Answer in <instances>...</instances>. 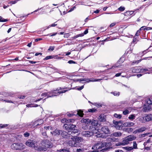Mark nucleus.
Returning <instances> with one entry per match:
<instances>
[{"label": "nucleus", "instance_id": "nucleus-57", "mask_svg": "<svg viewBox=\"0 0 152 152\" xmlns=\"http://www.w3.org/2000/svg\"><path fill=\"white\" fill-rule=\"evenodd\" d=\"M83 88H84V85L82 86L79 88H77L76 89L77 90H78V91H80V90H82Z\"/></svg>", "mask_w": 152, "mask_h": 152}, {"label": "nucleus", "instance_id": "nucleus-1", "mask_svg": "<svg viewBox=\"0 0 152 152\" xmlns=\"http://www.w3.org/2000/svg\"><path fill=\"white\" fill-rule=\"evenodd\" d=\"M98 130L95 127L90 126L89 129V131H85L82 132L81 134L85 137H90L93 135L94 134H97L96 136L97 137H102L105 138L106 137L105 136L103 135L101 133H99Z\"/></svg>", "mask_w": 152, "mask_h": 152}, {"label": "nucleus", "instance_id": "nucleus-48", "mask_svg": "<svg viewBox=\"0 0 152 152\" xmlns=\"http://www.w3.org/2000/svg\"><path fill=\"white\" fill-rule=\"evenodd\" d=\"M8 125L7 124H0V128H3L7 126H8Z\"/></svg>", "mask_w": 152, "mask_h": 152}, {"label": "nucleus", "instance_id": "nucleus-36", "mask_svg": "<svg viewBox=\"0 0 152 152\" xmlns=\"http://www.w3.org/2000/svg\"><path fill=\"white\" fill-rule=\"evenodd\" d=\"M126 124H127V125H126V126H131L134 125V124L132 122H127L126 123Z\"/></svg>", "mask_w": 152, "mask_h": 152}, {"label": "nucleus", "instance_id": "nucleus-18", "mask_svg": "<svg viewBox=\"0 0 152 152\" xmlns=\"http://www.w3.org/2000/svg\"><path fill=\"white\" fill-rule=\"evenodd\" d=\"M146 129V128L143 127L140 129H136V130L134 131V133L135 134H137V133L141 132L145 130Z\"/></svg>", "mask_w": 152, "mask_h": 152}, {"label": "nucleus", "instance_id": "nucleus-53", "mask_svg": "<svg viewBox=\"0 0 152 152\" xmlns=\"http://www.w3.org/2000/svg\"><path fill=\"white\" fill-rule=\"evenodd\" d=\"M96 110L95 109H90L88 110V111L89 112L94 113L95 112Z\"/></svg>", "mask_w": 152, "mask_h": 152}, {"label": "nucleus", "instance_id": "nucleus-41", "mask_svg": "<svg viewBox=\"0 0 152 152\" xmlns=\"http://www.w3.org/2000/svg\"><path fill=\"white\" fill-rule=\"evenodd\" d=\"M58 152H69V151L67 149H62L57 151Z\"/></svg>", "mask_w": 152, "mask_h": 152}, {"label": "nucleus", "instance_id": "nucleus-39", "mask_svg": "<svg viewBox=\"0 0 152 152\" xmlns=\"http://www.w3.org/2000/svg\"><path fill=\"white\" fill-rule=\"evenodd\" d=\"M8 21L7 19H4L1 16H0V22H5Z\"/></svg>", "mask_w": 152, "mask_h": 152}, {"label": "nucleus", "instance_id": "nucleus-42", "mask_svg": "<svg viewBox=\"0 0 152 152\" xmlns=\"http://www.w3.org/2000/svg\"><path fill=\"white\" fill-rule=\"evenodd\" d=\"M126 149L128 151H131L133 149L132 147H125Z\"/></svg>", "mask_w": 152, "mask_h": 152}, {"label": "nucleus", "instance_id": "nucleus-24", "mask_svg": "<svg viewBox=\"0 0 152 152\" xmlns=\"http://www.w3.org/2000/svg\"><path fill=\"white\" fill-rule=\"evenodd\" d=\"M145 116V119L146 120V121H148L152 120V114L147 115Z\"/></svg>", "mask_w": 152, "mask_h": 152}, {"label": "nucleus", "instance_id": "nucleus-5", "mask_svg": "<svg viewBox=\"0 0 152 152\" xmlns=\"http://www.w3.org/2000/svg\"><path fill=\"white\" fill-rule=\"evenodd\" d=\"M12 149L16 150H20L22 151H24L26 146L23 143L20 142L14 143L11 146Z\"/></svg>", "mask_w": 152, "mask_h": 152}, {"label": "nucleus", "instance_id": "nucleus-58", "mask_svg": "<svg viewBox=\"0 0 152 152\" xmlns=\"http://www.w3.org/2000/svg\"><path fill=\"white\" fill-rule=\"evenodd\" d=\"M137 41H138V40H137V38H135L134 37L133 40V43H136Z\"/></svg>", "mask_w": 152, "mask_h": 152}, {"label": "nucleus", "instance_id": "nucleus-56", "mask_svg": "<svg viewBox=\"0 0 152 152\" xmlns=\"http://www.w3.org/2000/svg\"><path fill=\"white\" fill-rule=\"evenodd\" d=\"M68 63L69 64H76V62H75L72 60H69L68 61Z\"/></svg>", "mask_w": 152, "mask_h": 152}, {"label": "nucleus", "instance_id": "nucleus-35", "mask_svg": "<svg viewBox=\"0 0 152 152\" xmlns=\"http://www.w3.org/2000/svg\"><path fill=\"white\" fill-rule=\"evenodd\" d=\"M69 124H65L64 125V128L66 130L69 131Z\"/></svg>", "mask_w": 152, "mask_h": 152}, {"label": "nucleus", "instance_id": "nucleus-19", "mask_svg": "<svg viewBox=\"0 0 152 152\" xmlns=\"http://www.w3.org/2000/svg\"><path fill=\"white\" fill-rule=\"evenodd\" d=\"M91 121V120L88 118H83L81 120V122L86 125L89 124L90 123Z\"/></svg>", "mask_w": 152, "mask_h": 152}, {"label": "nucleus", "instance_id": "nucleus-60", "mask_svg": "<svg viewBox=\"0 0 152 152\" xmlns=\"http://www.w3.org/2000/svg\"><path fill=\"white\" fill-rule=\"evenodd\" d=\"M140 31L139 30H138L137 31V32L136 33V34H135L136 36H139L140 35Z\"/></svg>", "mask_w": 152, "mask_h": 152}, {"label": "nucleus", "instance_id": "nucleus-45", "mask_svg": "<svg viewBox=\"0 0 152 152\" xmlns=\"http://www.w3.org/2000/svg\"><path fill=\"white\" fill-rule=\"evenodd\" d=\"M56 72H58V73H59L61 75H64L65 74V73L64 72L62 71H60L57 69V71Z\"/></svg>", "mask_w": 152, "mask_h": 152}, {"label": "nucleus", "instance_id": "nucleus-34", "mask_svg": "<svg viewBox=\"0 0 152 152\" xmlns=\"http://www.w3.org/2000/svg\"><path fill=\"white\" fill-rule=\"evenodd\" d=\"M114 116L115 117L118 119H120L122 117V116L121 115L118 114L116 113H115L114 115Z\"/></svg>", "mask_w": 152, "mask_h": 152}, {"label": "nucleus", "instance_id": "nucleus-61", "mask_svg": "<svg viewBox=\"0 0 152 152\" xmlns=\"http://www.w3.org/2000/svg\"><path fill=\"white\" fill-rule=\"evenodd\" d=\"M75 115V114H74L73 113H69L67 114V116L69 117H71V116H72Z\"/></svg>", "mask_w": 152, "mask_h": 152}, {"label": "nucleus", "instance_id": "nucleus-33", "mask_svg": "<svg viewBox=\"0 0 152 152\" xmlns=\"http://www.w3.org/2000/svg\"><path fill=\"white\" fill-rule=\"evenodd\" d=\"M126 14L128 15H132V16L134 15V12L132 11H127L126 13Z\"/></svg>", "mask_w": 152, "mask_h": 152}, {"label": "nucleus", "instance_id": "nucleus-21", "mask_svg": "<svg viewBox=\"0 0 152 152\" xmlns=\"http://www.w3.org/2000/svg\"><path fill=\"white\" fill-rule=\"evenodd\" d=\"M122 135V133L120 132H115L111 134V137H118Z\"/></svg>", "mask_w": 152, "mask_h": 152}, {"label": "nucleus", "instance_id": "nucleus-26", "mask_svg": "<svg viewBox=\"0 0 152 152\" xmlns=\"http://www.w3.org/2000/svg\"><path fill=\"white\" fill-rule=\"evenodd\" d=\"M145 116L144 117H140L138 118L139 121L142 123H145V122L146 121V120L145 119Z\"/></svg>", "mask_w": 152, "mask_h": 152}, {"label": "nucleus", "instance_id": "nucleus-47", "mask_svg": "<svg viewBox=\"0 0 152 152\" xmlns=\"http://www.w3.org/2000/svg\"><path fill=\"white\" fill-rule=\"evenodd\" d=\"M122 145H124L123 141L122 142H118L115 144V145L116 146H121Z\"/></svg>", "mask_w": 152, "mask_h": 152}, {"label": "nucleus", "instance_id": "nucleus-11", "mask_svg": "<svg viewBox=\"0 0 152 152\" xmlns=\"http://www.w3.org/2000/svg\"><path fill=\"white\" fill-rule=\"evenodd\" d=\"M42 146L46 148H51L53 146L52 143L49 140H46L42 141L41 143Z\"/></svg>", "mask_w": 152, "mask_h": 152}, {"label": "nucleus", "instance_id": "nucleus-20", "mask_svg": "<svg viewBox=\"0 0 152 152\" xmlns=\"http://www.w3.org/2000/svg\"><path fill=\"white\" fill-rule=\"evenodd\" d=\"M99 120L101 122H104L106 121L105 116L104 115H101L98 117Z\"/></svg>", "mask_w": 152, "mask_h": 152}, {"label": "nucleus", "instance_id": "nucleus-50", "mask_svg": "<svg viewBox=\"0 0 152 152\" xmlns=\"http://www.w3.org/2000/svg\"><path fill=\"white\" fill-rule=\"evenodd\" d=\"M42 135L43 136H45V138H48V136L47 135V134H46V132H42Z\"/></svg>", "mask_w": 152, "mask_h": 152}, {"label": "nucleus", "instance_id": "nucleus-7", "mask_svg": "<svg viewBox=\"0 0 152 152\" xmlns=\"http://www.w3.org/2000/svg\"><path fill=\"white\" fill-rule=\"evenodd\" d=\"M102 80V79H94V78H91L90 79L88 78H81V79H77L76 80L75 79H70V81L71 82H72L73 81H79L81 82L82 81H86L87 83H89L91 82H95V81H100Z\"/></svg>", "mask_w": 152, "mask_h": 152}, {"label": "nucleus", "instance_id": "nucleus-44", "mask_svg": "<svg viewBox=\"0 0 152 152\" xmlns=\"http://www.w3.org/2000/svg\"><path fill=\"white\" fill-rule=\"evenodd\" d=\"M55 48V46H50L48 50V51H53L54 50V48Z\"/></svg>", "mask_w": 152, "mask_h": 152}, {"label": "nucleus", "instance_id": "nucleus-46", "mask_svg": "<svg viewBox=\"0 0 152 152\" xmlns=\"http://www.w3.org/2000/svg\"><path fill=\"white\" fill-rule=\"evenodd\" d=\"M118 10L121 11H123L125 9V8L124 7L121 6L118 8Z\"/></svg>", "mask_w": 152, "mask_h": 152}, {"label": "nucleus", "instance_id": "nucleus-23", "mask_svg": "<svg viewBox=\"0 0 152 152\" xmlns=\"http://www.w3.org/2000/svg\"><path fill=\"white\" fill-rule=\"evenodd\" d=\"M61 135L63 137L66 138L68 135H69V134L68 133V132H67L65 131L61 130Z\"/></svg>", "mask_w": 152, "mask_h": 152}, {"label": "nucleus", "instance_id": "nucleus-62", "mask_svg": "<svg viewBox=\"0 0 152 152\" xmlns=\"http://www.w3.org/2000/svg\"><path fill=\"white\" fill-rule=\"evenodd\" d=\"M126 129L129 132H132L133 130V129L132 128H128Z\"/></svg>", "mask_w": 152, "mask_h": 152}, {"label": "nucleus", "instance_id": "nucleus-12", "mask_svg": "<svg viewBox=\"0 0 152 152\" xmlns=\"http://www.w3.org/2000/svg\"><path fill=\"white\" fill-rule=\"evenodd\" d=\"M102 132L106 134H109L110 133V130L107 126H104L101 129Z\"/></svg>", "mask_w": 152, "mask_h": 152}, {"label": "nucleus", "instance_id": "nucleus-43", "mask_svg": "<svg viewBox=\"0 0 152 152\" xmlns=\"http://www.w3.org/2000/svg\"><path fill=\"white\" fill-rule=\"evenodd\" d=\"M57 34V33H53L51 34H48L47 35H45V36H49L50 37L56 35Z\"/></svg>", "mask_w": 152, "mask_h": 152}, {"label": "nucleus", "instance_id": "nucleus-6", "mask_svg": "<svg viewBox=\"0 0 152 152\" xmlns=\"http://www.w3.org/2000/svg\"><path fill=\"white\" fill-rule=\"evenodd\" d=\"M132 72L133 73H138L139 72L143 73L144 74H150L151 72L150 71V69L140 68L138 67H136L133 68L132 70Z\"/></svg>", "mask_w": 152, "mask_h": 152}, {"label": "nucleus", "instance_id": "nucleus-30", "mask_svg": "<svg viewBox=\"0 0 152 152\" xmlns=\"http://www.w3.org/2000/svg\"><path fill=\"white\" fill-rule=\"evenodd\" d=\"M146 103L148 105L152 104V98L148 99L146 100Z\"/></svg>", "mask_w": 152, "mask_h": 152}, {"label": "nucleus", "instance_id": "nucleus-10", "mask_svg": "<svg viewBox=\"0 0 152 152\" xmlns=\"http://www.w3.org/2000/svg\"><path fill=\"white\" fill-rule=\"evenodd\" d=\"M112 143L110 142H103V148H104L102 149V150L103 151H107L110 148H112L111 147Z\"/></svg>", "mask_w": 152, "mask_h": 152}, {"label": "nucleus", "instance_id": "nucleus-16", "mask_svg": "<svg viewBox=\"0 0 152 152\" xmlns=\"http://www.w3.org/2000/svg\"><path fill=\"white\" fill-rule=\"evenodd\" d=\"M61 130L56 129L53 132H50V133L52 135L56 136L61 135Z\"/></svg>", "mask_w": 152, "mask_h": 152}, {"label": "nucleus", "instance_id": "nucleus-40", "mask_svg": "<svg viewBox=\"0 0 152 152\" xmlns=\"http://www.w3.org/2000/svg\"><path fill=\"white\" fill-rule=\"evenodd\" d=\"M53 58V55H50L46 56L45 58V59L48 60L50 59Z\"/></svg>", "mask_w": 152, "mask_h": 152}, {"label": "nucleus", "instance_id": "nucleus-2", "mask_svg": "<svg viewBox=\"0 0 152 152\" xmlns=\"http://www.w3.org/2000/svg\"><path fill=\"white\" fill-rule=\"evenodd\" d=\"M71 89V88H70L68 90H63L60 91V90H61V88H60L59 89L58 88L56 90L53 91L42 93L41 95L43 96H47L48 97H51L54 96H58L61 94L65 93L66 91H67L68 90H70Z\"/></svg>", "mask_w": 152, "mask_h": 152}, {"label": "nucleus", "instance_id": "nucleus-52", "mask_svg": "<svg viewBox=\"0 0 152 152\" xmlns=\"http://www.w3.org/2000/svg\"><path fill=\"white\" fill-rule=\"evenodd\" d=\"M84 151V150H83L82 148H79L77 149L76 150L77 152H83Z\"/></svg>", "mask_w": 152, "mask_h": 152}, {"label": "nucleus", "instance_id": "nucleus-17", "mask_svg": "<svg viewBox=\"0 0 152 152\" xmlns=\"http://www.w3.org/2000/svg\"><path fill=\"white\" fill-rule=\"evenodd\" d=\"M91 124L92 126L93 127H95L96 129V126H97L98 124V121L97 120H91Z\"/></svg>", "mask_w": 152, "mask_h": 152}, {"label": "nucleus", "instance_id": "nucleus-32", "mask_svg": "<svg viewBox=\"0 0 152 152\" xmlns=\"http://www.w3.org/2000/svg\"><path fill=\"white\" fill-rule=\"evenodd\" d=\"M26 106L27 107H37L38 106L37 104H28L26 105Z\"/></svg>", "mask_w": 152, "mask_h": 152}, {"label": "nucleus", "instance_id": "nucleus-15", "mask_svg": "<svg viewBox=\"0 0 152 152\" xmlns=\"http://www.w3.org/2000/svg\"><path fill=\"white\" fill-rule=\"evenodd\" d=\"M78 132V130L77 129H75L72 130H70L68 131V133L69 135H71L72 137L75 136L77 134H76Z\"/></svg>", "mask_w": 152, "mask_h": 152}, {"label": "nucleus", "instance_id": "nucleus-14", "mask_svg": "<svg viewBox=\"0 0 152 152\" xmlns=\"http://www.w3.org/2000/svg\"><path fill=\"white\" fill-rule=\"evenodd\" d=\"M73 137L71 138V140H69L68 142L69 145L71 146L77 147V144H76L74 139H73Z\"/></svg>", "mask_w": 152, "mask_h": 152}, {"label": "nucleus", "instance_id": "nucleus-49", "mask_svg": "<svg viewBox=\"0 0 152 152\" xmlns=\"http://www.w3.org/2000/svg\"><path fill=\"white\" fill-rule=\"evenodd\" d=\"M57 25V24H55V23H53L51 25H50L48 26L47 28L46 29H48L51 27V26L54 27L56 26Z\"/></svg>", "mask_w": 152, "mask_h": 152}, {"label": "nucleus", "instance_id": "nucleus-22", "mask_svg": "<svg viewBox=\"0 0 152 152\" xmlns=\"http://www.w3.org/2000/svg\"><path fill=\"white\" fill-rule=\"evenodd\" d=\"M151 108V107L150 105L147 104H145L143 106V110L145 112L147 110H149Z\"/></svg>", "mask_w": 152, "mask_h": 152}, {"label": "nucleus", "instance_id": "nucleus-9", "mask_svg": "<svg viewBox=\"0 0 152 152\" xmlns=\"http://www.w3.org/2000/svg\"><path fill=\"white\" fill-rule=\"evenodd\" d=\"M103 141H99L97 142L95 145L93 146L92 148V149L94 151H98V150L102 149L103 148Z\"/></svg>", "mask_w": 152, "mask_h": 152}, {"label": "nucleus", "instance_id": "nucleus-55", "mask_svg": "<svg viewBox=\"0 0 152 152\" xmlns=\"http://www.w3.org/2000/svg\"><path fill=\"white\" fill-rule=\"evenodd\" d=\"M17 2V1L15 0V1H10V4H15Z\"/></svg>", "mask_w": 152, "mask_h": 152}, {"label": "nucleus", "instance_id": "nucleus-54", "mask_svg": "<svg viewBox=\"0 0 152 152\" xmlns=\"http://www.w3.org/2000/svg\"><path fill=\"white\" fill-rule=\"evenodd\" d=\"M30 135L29 133L27 132H26L24 134V137H28Z\"/></svg>", "mask_w": 152, "mask_h": 152}, {"label": "nucleus", "instance_id": "nucleus-31", "mask_svg": "<svg viewBox=\"0 0 152 152\" xmlns=\"http://www.w3.org/2000/svg\"><path fill=\"white\" fill-rule=\"evenodd\" d=\"M69 130H74L73 129H75V128L76 127V126L75 125H73L71 124H69Z\"/></svg>", "mask_w": 152, "mask_h": 152}, {"label": "nucleus", "instance_id": "nucleus-64", "mask_svg": "<svg viewBox=\"0 0 152 152\" xmlns=\"http://www.w3.org/2000/svg\"><path fill=\"white\" fill-rule=\"evenodd\" d=\"M53 58L58 59V55H53Z\"/></svg>", "mask_w": 152, "mask_h": 152}, {"label": "nucleus", "instance_id": "nucleus-8", "mask_svg": "<svg viewBox=\"0 0 152 152\" xmlns=\"http://www.w3.org/2000/svg\"><path fill=\"white\" fill-rule=\"evenodd\" d=\"M136 137L133 135H130L125 137L123 140V143L124 145H126L129 143L130 141L134 140Z\"/></svg>", "mask_w": 152, "mask_h": 152}, {"label": "nucleus", "instance_id": "nucleus-38", "mask_svg": "<svg viewBox=\"0 0 152 152\" xmlns=\"http://www.w3.org/2000/svg\"><path fill=\"white\" fill-rule=\"evenodd\" d=\"M133 149H136L137 148V143L135 141H134L133 142Z\"/></svg>", "mask_w": 152, "mask_h": 152}, {"label": "nucleus", "instance_id": "nucleus-28", "mask_svg": "<svg viewBox=\"0 0 152 152\" xmlns=\"http://www.w3.org/2000/svg\"><path fill=\"white\" fill-rule=\"evenodd\" d=\"M129 108L127 107L123 111V113L124 115H127L129 113Z\"/></svg>", "mask_w": 152, "mask_h": 152}, {"label": "nucleus", "instance_id": "nucleus-25", "mask_svg": "<svg viewBox=\"0 0 152 152\" xmlns=\"http://www.w3.org/2000/svg\"><path fill=\"white\" fill-rule=\"evenodd\" d=\"M77 114L81 117H83L84 114L83 113V111L81 110H77Z\"/></svg>", "mask_w": 152, "mask_h": 152}, {"label": "nucleus", "instance_id": "nucleus-63", "mask_svg": "<svg viewBox=\"0 0 152 152\" xmlns=\"http://www.w3.org/2000/svg\"><path fill=\"white\" fill-rule=\"evenodd\" d=\"M75 6H74L69 11V12H70L72 11H73L74 9L75 8Z\"/></svg>", "mask_w": 152, "mask_h": 152}, {"label": "nucleus", "instance_id": "nucleus-4", "mask_svg": "<svg viewBox=\"0 0 152 152\" xmlns=\"http://www.w3.org/2000/svg\"><path fill=\"white\" fill-rule=\"evenodd\" d=\"M38 142L35 141L28 140L26 141L25 144L29 147L33 148L36 150H41V149L37 145ZM42 148L41 150H42Z\"/></svg>", "mask_w": 152, "mask_h": 152}, {"label": "nucleus", "instance_id": "nucleus-13", "mask_svg": "<svg viewBox=\"0 0 152 152\" xmlns=\"http://www.w3.org/2000/svg\"><path fill=\"white\" fill-rule=\"evenodd\" d=\"M73 139H74L77 146H78L79 145L80 142L83 141V138L80 137H77V136H75L73 137Z\"/></svg>", "mask_w": 152, "mask_h": 152}, {"label": "nucleus", "instance_id": "nucleus-37", "mask_svg": "<svg viewBox=\"0 0 152 152\" xmlns=\"http://www.w3.org/2000/svg\"><path fill=\"white\" fill-rule=\"evenodd\" d=\"M111 94H113L114 96H118L120 95V93L119 92L114 91L111 93Z\"/></svg>", "mask_w": 152, "mask_h": 152}, {"label": "nucleus", "instance_id": "nucleus-3", "mask_svg": "<svg viewBox=\"0 0 152 152\" xmlns=\"http://www.w3.org/2000/svg\"><path fill=\"white\" fill-rule=\"evenodd\" d=\"M43 122L44 121L43 119H39L28 123L25 126L26 128H34L37 126L41 125L43 123Z\"/></svg>", "mask_w": 152, "mask_h": 152}, {"label": "nucleus", "instance_id": "nucleus-27", "mask_svg": "<svg viewBox=\"0 0 152 152\" xmlns=\"http://www.w3.org/2000/svg\"><path fill=\"white\" fill-rule=\"evenodd\" d=\"M135 117L136 115L135 114H131L129 116L128 119L129 120L132 121L135 119Z\"/></svg>", "mask_w": 152, "mask_h": 152}, {"label": "nucleus", "instance_id": "nucleus-51", "mask_svg": "<svg viewBox=\"0 0 152 152\" xmlns=\"http://www.w3.org/2000/svg\"><path fill=\"white\" fill-rule=\"evenodd\" d=\"M44 128L46 130H49L50 129V130L52 129V127L51 126H45Z\"/></svg>", "mask_w": 152, "mask_h": 152}, {"label": "nucleus", "instance_id": "nucleus-29", "mask_svg": "<svg viewBox=\"0 0 152 152\" xmlns=\"http://www.w3.org/2000/svg\"><path fill=\"white\" fill-rule=\"evenodd\" d=\"M110 141H113V142H118L119 140L118 138H116L113 137H110L108 138Z\"/></svg>", "mask_w": 152, "mask_h": 152}, {"label": "nucleus", "instance_id": "nucleus-59", "mask_svg": "<svg viewBox=\"0 0 152 152\" xmlns=\"http://www.w3.org/2000/svg\"><path fill=\"white\" fill-rule=\"evenodd\" d=\"M68 122L73 123L74 121V120L73 119H69L67 120Z\"/></svg>", "mask_w": 152, "mask_h": 152}]
</instances>
